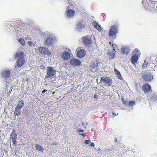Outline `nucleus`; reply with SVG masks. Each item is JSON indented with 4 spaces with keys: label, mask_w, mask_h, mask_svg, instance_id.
<instances>
[{
    "label": "nucleus",
    "mask_w": 157,
    "mask_h": 157,
    "mask_svg": "<svg viewBox=\"0 0 157 157\" xmlns=\"http://www.w3.org/2000/svg\"><path fill=\"white\" fill-rule=\"evenodd\" d=\"M26 62L25 59H23L17 60L15 64L18 68H20L25 65Z\"/></svg>",
    "instance_id": "13"
},
{
    "label": "nucleus",
    "mask_w": 157,
    "mask_h": 157,
    "mask_svg": "<svg viewBox=\"0 0 157 157\" xmlns=\"http://www.w3.org/2000/svg\"><path fill=\"white\" fill-rule=\"evenodd\" d=\"M23 112L24 114L25 115H27L28 112L26 108H23Z\"/></svg>",
    "instance_id": "34"
},
{
    "label": "nucleus",
    "mask_w": 157,
    "mask_h": 157,
    "mask_svg": "<svg viewBox=\"0 0 157 157\" xmlns=\"http://www.w3.org/2000/svg\"><path fill=\"white\" fill-rule=\"evenodd\" d=\"M15 58L17 60L25 59L24 58V53L21 52H18L16 53L14 55Z\"/></svg>",
    "instance_id": "14"
},
{
    "label": "nucleus",
    "mask_w": 157,
    "mask_h": 157,
    "mask_svg": "<svg viewBox=\"0 0 157 157\" xmlns=\"http://www.w3.org/2000/svg\"><path fill=\"white\" fill-rule=\"evenodd\" d=\"M18 41L23 46L25 45V40L23 38H20L18 40Z\"/></svg>",
    "instance_id": "29"
},
{
    "label": "nucleus",
    "mask_w": 157,
    "mask_h": 157,
    "mask_svg": "<svg viewBox=\"0 0 157 157\" xmlns=\"http://www.w3.org/2000/svg\"><path fill=\"white\" fill-rule=\"evenodd\" d=\"M142 88L143 90L145 92L148 93L151 90V86L148 83L144 85Z\"/></svg>",
    "instance_id": "16"
},
{
    "label": "nucleus",
    "mask_w": 157,
    "mask_h": 157,
    "mask_svg": "<svg viewBox=\"0 0 157 157\" xmlns=\"http://www.w3.org/2000/svg\"><path fill=\"white\" fill-rule=\"evenodd\" d=\"M123 103L125 105L127 106L128 105V101L127 100H124L123 101Z\"/></svg>",
    "instance_id": "33"
},
{
    "label": "nucleus",
    "mask_w": 157,
    "mask_h": 157,
    "mask_svg": "<svg viewBox=\"0 0 157 157\" xmlns=\"http://www.w3.org/2000/svg\"><path fill=\"white\" fill-rule=\"evenodd\" d=\"M118 27L116 25H113L111 26L109 32V35L110 37H113V36L116 35L118 33Z\"/></svg>",
    "instance_id": "5"
},
{
    "label": "nucleus",
    "mask_w": 157,
    "mask_h": 157,
    "mask_svg": "<svg viewBox=\"0 0 157 157\" xmlns=\"http://www.w3.org/2000/svg\"><path fill=\"white\" fill-rule=\"evenodd\" d=\"M81 135H82L83 136V137H85L86 136V133H81Z\"/></svg>",
    "instance_id": "40"
},
{
    "label": "nucleus",
    "mask_w": 157,
    "mask_h": 157,
    "mask_svg": "<svg viewBox=\"0 0 157 157\" xmlns=\"http://www.w3.org/2000/svg\"><path fill=\"white\" fill-rule=\"evenodd\" d=\"M90 146L94 147V143L91 142H90Z\"/></svg>",
    "instance_id": "41"
},
{
    "label": "nucleus",
    "mask_w": 157,
    "mask_h": 157,
    "mask_svg": "<svg viewBox=\"0 0 157 157\" xmlns=\"http://www.w3.org/2000/svg\"><path fill=\"white\" fill-rule=\"evenodd\" d=\"M91 36H86L82 37V40L86 46L90 47L92 43V40L91 39Z\"/></svg>",
    "instance_id": "2"
},
{
    "label": "nucleus",
    "mask_w": 157,
    "mask_h": 157,
    "mask_svg": "<svg viewBox=\"0 0 157 157\" xmlns=\"http://www.w3.org/2000/svg\"><path fill=\"white\" fill-rule=\"evenodd\" d=\"M70 64L74 66H79L81 64V61L76 58H71L70 60Z\"/></svg>",
    "instance_id": "8"
},
{
    "label": "nucleus",
    "mask_w": 157,
    "mask_h": 157,
    "mask_svg": "<svg viewBox=\"0 0 157 157\" xmlns=\"http://www.w3.org/2000/svg\"><path fill=\"white\" fill-rule=\"evenodd\" d=\"M114 71L115 74L117 75V77L119 79H122L121 73L116 68L115 69Z\"/></svg>",
    "instance_id": "25"
},
{
    "label": "nucleus",
    "mask_w": 157,
    "mask_h": 157,
    "mask_svg": "<svg viewBox=\"0 0 157 157\" xmlns=\"http://www.w3.org/2000/svg\"><path fill=\"white\" fill-rule=\"evenodd\" d=\"M36 149L37 150L40 151L41 152H43L44 150V149L43 147L40 145L37 144L35 146Z\"/></svg>",
    "instance_id": "27"
},
{
    "label": "nucleus",
    "mask_w": 157,
    "mask_h": 157,
    "mask_svg": "<svg viewBox=\"0 0 157 157\" xmlns=\"http://www.w3.org/2000/svg\"><path fill=\"white\" fill-rule=\"evenodd\" d=\"M24 103L23 101L22 100H20L17 105L16 107H17L18 108L21 109L22 108L23 106Z\"/></svg>",
    "instance_id": "24"
},
{
    "label": "nucleus",
    "mask_w": 157,
    "mask_h": 157,
    "mask_svg": "<svg viewBox=\"0 0 157 157\" xmlns=\"http://www.w3.org/2000/svg\"><path fill=\"white\" fill-rule=\"evenodd\" d=\"M38 50L40 53L45 55H49L51 54V52L46 47H40L39 48Z\"/></svg>",
    "instance_id": "10"
},
{
    "label": "nucleus",
    "mask_w": 157,
    "mask_h": 157,
    "mask_svg": "<svg viewBox=\"0 0 157 157\" xmlns=\"http://www.w3.org/2000/svg\"><path fill=\"white\" fill-rule=\"evenodd\" d=\"M28 44L29 46L31 47L33 45V42L32 41H29L28 42Z\"/></svg>",
    "instance_id": "36"
},
{
    "label": "nucleus",
    "mask_w": 157,
    "mask_h": 157,
    "mask_svg": "<svg viewBox=\"0 0 157 157\" xmlns=\"http://www.w3.org/2000/svg\"><path fill=\"white\" fill-rule=\"evenodd\" d=\"M146 1H147V0H146Z\"/></svg>",
    "instance_id": "51"
},
{
    "label": "nucleus",
    "mask_w": 157,
    "mask_h": 157,
    "mask_svg": "<svg viewBox=\"0 0 157 157\" xmlns=\"http://www.w3.org/2000/svg\"><path fill=\"white\" fill-rule=\"evenodd\" d=\"M10 74L11 71L6 69L1 72V76L5 80H7L9 78Z\"/></svg>",
    "instance_id": "9"
},
{
    "label": "nucleus",
    "mask_w": 157,
    "mask_h": 157,
    "mask_svg": "<svg viewBox=\"0 0 157 157\" xmlns=\"http://www.w3.org/2000/svg\"><path fill=\"white\" fill-rule=\"evenodd\" d=\"M150 2L151 3H153L154 4H156L157 3V1H154L151 0H149Z\"/></svg>",
    "instance_id": "35"
},
{
    "label": "nucleus",
    "mask_w": 157,
    "mask_h": 157,
    "mask_svg": "<svg viewBox=\"0 0 157 157\" xmlns=\"http://www.w3.org/2000/svg\"><path fill=\"white\" fill-rule=\"evenodd\" d=\"M26 39L27 40H29L31 39V38L28 37H27L26 38Z\"/></svg>",
    "instance_id": "45"
},
{
    "label": "nucleus",
    "mask_w": 157,
    "mask_h": 157,
    "mask_svg": "<svg viewBox=\"0 0 157 157\" xmlns=\"http://www.w3.org/2000/svg\"><path fill=\"white\" fill-rule=\"evenodd\" d=\"M144 2V0H142V2Z\"/></svg>",
    "instance_id": "50"
},
{
    "label": "nucleus",
    "mask_w": 157,
    "mask_h": 157,
    "mask_svg": "<svg viewBox=\"0 0 157 157\" xmlns=\"http://www.w3.org/2000/svg\"><path fill=\"white\" fill-rule=\"evenodd\" d=\"M129 48L128 46H123L121 48V53L124 54H128L130 52Z\"/></svg>",
    "instance_id": "17"
},
{
    "label": "nucleus",
    "mask_w": 157,
    "mask_h": 157,
    "mask_svg": "<svg viewBox=\"0 0 157 157\" xmlns=\"http://www.w3.org/2000/svg\"><path fill=\"white\" fill-rule=\"evenodd\" d=\"M99 62L98 60L92 62L91 63V65L92 66L93 68H98V65L99 64Z\"/></svg>",
    "instance_id": "23"
},
{
    "label": "nucleus",
    "mask_w": 157,
    "mask_h": 157,
    "mask_svg": "<svg viewBox=\"0 0 157 157\" xmlns=\"http://www.w3.org/2000/svg\"><path fill=\"white\" fill-rule=\"evenodd\" d=\"M85 123H83V122H82V124L83 125H84V124H85Z\"/></svg>",
    "instance_id": "47"
},
{
    "label": "nucleus",
    "mask_w": 157,
    "mask_h": 157,
    "mask_svg": "<svg viewBox=\"0 0 157 157\" xmlns=\"http://www.w3.org/2000/svg\"><path fill=\"white\" fill-rule=\"evenodd\" d=\"M150 96L151 97L152 100L155 101H157V95L156 94H152L150 95Z\"/></svg>",
    "instance_id": "30"
},
{
    "label": "nucleus",
    "mask_w": 157,
    "mask_h": 157,
    "mask_svg": "<svg viewBox=\"0 0 157 157\" xmlns=\"http://www.w3.org/2000/svg\"><path fill=\"white\" fill-rule=\"evenodd\" d=\"M135 102L134 100L130 101L128 102V105H129L130 107L134 105H135Z\"/></svg>",
    "instance_id": "32"
},
{
    "label": "nucleus",
    "mask_w": 157,
    "mask_h": 157,
    "mask_svg": "<svg viewBox=\"0 0 157 157\" xmlns=\"http://www.w3.org/2000/svg\"><path fill=\"white\" fill-rule=\"evenodd\" d=\"M33 46L34 47H36L37 48H38V47L37 46V44H36V42H35L34 43Z\"/></svg>",
    "instance_id": "38"
},
{
    "label": "nucleus",
    "mask_w": 157,
    "mask_h": 157,
    "mask_svg": "<svg viewBox=\"0 0 157 157\" xmlns=\"http://www.w3.org/2000/svg\"><path fill=\"white\" fill-rule=\"evenodd\" d=\"M141 75L143 79L147 82L151 81L153 78V75L151 73L144 72L142 73Z\"/></svg>",
    "instance_id": "3"
},
{
    "label": "nucleus",
    "mask_w": 157,
    "mask_h": 157,
    "mask_svg": "<svg viewBox=\"0 0 157 157\" xmlns=\"http://www.w3.org/2000/svg\"><path fill=\"white\" fill-rule=\"evenodd\" d=\"M84 131L83 129L79 128L78 129V132H84Z\"/></svg>",
    "instance_id": "39"
},
{
    "label": "nucleus",
    "mask_w": 157,
    "mask_h": 157,
    "mask_svg": "<svg viewBox=\"0 0 157 157\" xmlns=\"http://www.w3.org/2000/svg\"><path fill=\"white\" fill-rule=\"evenodd\" d=\"M70 57L71 54L68 52L65 51L62 53L61 57L63 60H68Z\"/></svg>",
    "instance_id": "15"
},
{
    "label": "nucleus",
    "mask_w": 157,
    "mask_h": 157,
    "mask_svg": "<svg viewBox=\"0 0 157 157\" xmlns=\"http://www.w3.org/2000/svg\"><path fill=\"white\" fill-rule=\"evenodd\" d=\"M85 26V22L83 20L81 19L78 21L77 26L75 27V29L78 31H82Z\"/></svg>",
    "instance_id": "4"
},
{
    "label": "nucleus",
    "mask_w": 157,
    "mask_h": 157,
    "mask_svg": "<svg viewBox=\"0 0 157 157\" xmlns=\"http://www.w3.org/2000/svg\"><path fill=\"white\" fill-rule=\"evenodd\" d=\"M93 25L99 32L101 31L102 29L101 25L96 21H94L93 23Z\"/></svg>",
    "instance_id": "21"
},
{
    "label": "nucleus",
    "mask_w": 157,
    "mask_h": 157,
    "mask_svg": "<svg viewBox=\"0 0 157 157\" xmlns=\"http://www.w3.org/2000/svg\"><path fill=\"white\" fill-rule=\"evenodd\" d=\"M47 91V90H45V89H44V90H43L42 91V93L43 94H44V93L46 92Z\"/></svg>",
    "instance_id": "43"
},
{
    "label": "nucleus",
    "mask_w": 157,
    "mask_h": 157,
    "mask_svg": "<svg viewBox=\"0 0 157 157\" xmlns=\"http://www.w3.org/2000/svg\"><path fill=\"white\" fill-rule=\"evenodd\" d=\"M46 72V75H45V78L47 79L52 78L54 77L56 71L51 67H47Z\"/></svg>",
    "instance_id": "1"
},
{
    "label": "nucleus",
    "mask_w": 157,
    "mask_h": 157,
    "mask_svg": "<svg viewBox=\"0 0 157 157\" xmlns=\"http://www.w3.org/2000/svg\"><path fill=\"white\" fill-rule=\"evenodd\" d=\"M112 115L113 116H117V115L116 114V113L114 112L112 113Z\"/></svg>",
    "instance_id": "46"
},
{
    "label": "nucleus",
    "mask_w": 157,
    "mask_h": 157,
    "mask_svg": "<svg viewBox=\"0 0 157 157\" xmlns=\"http://www.w3.org/2000/svg\"><path fill=\"white\" fill-rule=\"evenodd\" d=\"M15 132L16 131L13 130L10 135V136L12 142L13 143V145L16 146L17 145V144L16 143V140L17 138V134H16Z\"/></svg>",
    "instance_id": "12"
},
{
    "label": "nucleus",
    "mask_w": 157,
    "mask_h": 157,
    "mask_svg": "<svg viewBox=\"0 0 157 157\" xmlns=\"http://www.w3.org/2000/svg\"><path fill=\"white\" fill-rule=\"evenodd\" d=\"M138 57L136 55H133L131 58V63L132 64L135 65L138 61Z\"/></svg>",
    "instance_id": "19"
},
{
    "label": "nucleus",
    "mask_w": 157,
    "mask_h": 157,
    "mask_svg": "<svg viewBox=\"0 0 157 157\" xmlns=\"http://www.w3.org/2000/svg\"><path fill=\"white\" fill-rule=\"evenodd\" d=\"M86 52L83 49H80L77 52V56L79 58L83 57L85 55Z\"/></svg>",
    "instance_id": "18"
},
{
    "label": "nucleus",
    "mask_w": 157,
    "mask_h": 157,
    "mask_svg": "<svg viewBox=\"0 0 157 157\" xmlns=\"http://www.w3.org/2000/svg\"><path fill=\"white\" fill-rule=\"evenodd\" d=\"M148 64V63L147 61H146V59L145 60L144 62L143 63L142 68L144 69H145L147 67V65Z\"/></svg>",
    "instance_id": "31"
},
{
    "label": "nucleus",
    "mask_w": 157,
    "mask_h": 157,
    "mask_svg": "<svg viewBox=\"0 0 157 157\" xmlns=\"http://www.w3.org/2000/svg\"><path fill=\"white\" fill-rule=\"evenodd\" d=\"M133 52H134V55H136L137 56H140V52L137 48L135 49Z\"/></svg>",
    "instance_id": "28"
},
{
    "label": "nucleus",
    "mask_w": 157,
    "mask_h": 157,
    "mask_svg": "<svg viewBox=\"0 0 157 157\" xmlns=\"http://www.w3.org/2000/svg\"><path fill=\"white\" fill-rule=\"evenodd\" d=\"M65 14L66 18L70 19L73 17L75 14V11L72 9H68L66 10Z\"/></svg>",
    "instance_id": "7"
},
{
    "label": "nucleus",
    "mask_w": 157,
    "mask_h": 157,
    "mask_svg": "<svg viewBox=\"0 0 157 157\" xmlns=\"http://www.w3.org/2000/svg\"><path fill=\"white\" fill-rule=\"evenodd\" d=\"M152 6V7H154V6H153V5H152V6Z\"/></svg>",
    "instance_id": "48"
},
{
    "label": "nucleus",
    "mask_w": 157,
    "mask_h": 157,
    "mask_svg": "<svg viewBox=\"0 0 157 157\" xmlns=\"http://www.w3.org/2000/svg\"><path fill=\"white\" fill-rule=\"evenodd\" d=\"M115 142H117V139H116V140H115Z\"/></svg>",
    "instance_id": "49"
},
{
    "label": "nucleus",
    "mask_w": 157,
    "mask_h": 157,
    "mask_svg": "<svg viewBox=\"0 0 157 157\" xmlns=\"http://www.w3.org/2000/svg\"><path fill=\"white\" fill-rule=\"evenodd\" d=\"M116 51L111 50H109L108 52V55L110 59H113L115 58V52Z\"/></svg>",
    "instance_id": "20"
},
{
    "label": "nucleus",
    "mask_w": 157,
    "mask_h": 157,
    "mask_svg": "<svg viewBox=\"0 0 157 157\" xmlns=\"http://www.w3.org/2000/svg\"><path fill=\"white\" fill-rule=\"evenodd\" d=\"M100 83L101 84L105 83L107 86H110L112 83V79L109 77L103 76L101 78Z\"/></svg>",
    "instance_id": "6"
},
{
    "label": "nucleus",
    "mask_w": 157,
    "mask_h": 157,
    "mask_svg": "<svg viewBox=\"0 0 157 157\" xmlns=\"http://www.w3.org/2000/svg\"><path fill=\"white\" fill-rule=\"evenodd\" d=\"M44 44L46 46H50L53 45L54 42V38L53 36L51 38H44Z\"/></svg>",
    "instance_id": "11"
},
{
    "label": "nucleus",
    "mask_w": 157,
    "mask_h": 157,
    "mask_svg": "<svg viewBox=\"0 0 157 157\" xmlns=\"http://www.w3.org/2000/svg\"><path fill=\"white\" fill-rule=\"evenodd\" d=\"M42 35L45 37V38H51L53 36L52 34L50 32L46 31L42 33Z\"/></svg>",
    "instance_id": "22"
},
{
    "label": "nucleus",
    "mask_w": 157,
    "mask_h": 157,
    "mask_svg": "<svg viewBox=\"0 0 157 157\" xmlns=\"http://www.w3.org/2000/svg\"><path fill=\"white\" fill-rule=\"evenodd\" d=\"M90 142V140H85V143L86 144H88Z\"/></svg>",
    "instance_id": "37"
},
{
    "label": "nucleus",
    "mask_w": 157,
    "mask_h": 157,
    "mask_svg": "<svg viewBox=\"0 0 157 157\" xmlns=\"http://www.w3.org/2000/svg\"><path fill=\"white\" fill-rule=\"evenodd\" d=\"M21 109L18 108L17 107H16L15 108V112H14V115L16 116H19L21 114Z\"/></svg>",
    "instance_id": "26"
},
{
    "label": "nucleus",
    "mask_w": 157,
    "mask_h": 157,
    "mask_svg": "<svg viewBox=\"0 0 157 157\" xmlns=\"http://www.w3.org/2000/svg\"><path fill=\"white\" fill-rule=\"evenodd\" d=\"M98 97V96L97 95L95 94L94 95V98H97Z\"/></svg>",
    "instance_id": "44"
},
{
    "label": "nucleus",
    "mask_w": 157,
    "mask_h": 157,
    "mask_svg": "<svg viewBox=\"0 0 157 157\" xmlns=\"http://www.w3.org/2000/svg\"><path fill=\"white\" fill-rule=\"evenodd\" d=\"M112 47L113 48L114 51H115V49H114V44H112Z\"/></svg>",
    "instance_id": "42"
}]
</instances>
